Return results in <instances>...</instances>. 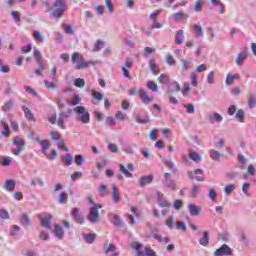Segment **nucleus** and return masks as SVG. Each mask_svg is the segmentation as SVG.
<instances>
[{
	"label": "nucleus",
	"mask_w": 256,
	"mask_h": 256,
	"mask_svg": "<svg viewBox=\"0 0 256 256\" xmlns=\"http://www.w3.org/2000/svg\"><path fill=\"white\" fill-rule=\"evenodd\" d=\"M15 104V101L13 99L8 100L7 102L4 103L2 106V111H11L13 109V105Z\"/></svg>",
	"instance_id": "c9c22d12"
},
{
	"label": "nucleus",
	"mask_w": 256,
	"mask_h": 256,
	"mask_svg": "<svg viewBox=\"0 0 256 256\" xmlns=\"http://www.w3.org/2000/svg\"><path fill=\"white\" fill-rule=\"evenodd\" d=\"M164 185H165V187H168V189L175 190V182H173V180H171V179L165 180Z\"/></svg>",
	"instance_id": "0e129e2a"
},
{
	"label": "nucleus",
	"mask_w": 256,
	"mask_h": 256,
	"mask_svg": "<svg viewBox=\"0 0 256 256\" xmlns=\"http://www.w3.org/2000/svg\"><path fill=\"white\" fill-rule=\"evenodd\" d=\"M199 243L202 247H207L209 245V232H203V237L199 240Z\"/></svg>",
	"instance_id": "c756f323"
},
{
	"label": "nucleus",
	"mask_w": 256,
	"mask_h": 256,
	"mask_svg": "<svg viewBox=\"0 0 256 256\" xmlns=\"http://www.w3.org/2000/svg\"><path fill=\"white\" fill-rule=\"evenodd\" d=\"M239 74H227L226 75V85H233L235 79H239Z\"/></svg>",
	"instance_id": "72a5a7b5"
},
{
	"label": "nucleus",
	"mask_w": 256,
	"mask_h": 256,
	"mask_svg": "<svg viewBox=\"0 0 256 256\" xmlns=\"http://www.w3.org/2000/svg\"><path fill=\"white\" fill-rule=\"evenodd\" d=\"M22 109L24 111V115L27 121H35V116H33V112H31V109L25 106H23Z\"/></svg>",
	"instance_id": "c85d7f7f"
},
{
	"label": "nucleus",
	"mask_w": 256,
	"mask_h": 256,
	"mask_svg": "<svg viewBox=\"0 0 256 256\" xmlns=\"http://www.w3.org/2000/svg\"><path fill=\"white\" fill-rule=\"evenodd\" d=\"M55 229H54V235L56 239H63L65 237V232L63 231V227L59 224H55Z\"/></svg>",
	"instance_id": "6ab92c4d"
},
{
	"label": "nucleus",
	"mask_w": 256,
	"mask_h": 256,
	"mask_svg": "<svg viewBox=\"0 0 256 256\" xmlns=\"http://www.w3.org/2000/svg\"><path fill=\"white\" fill-rule=\"evenodd\" d=\"M11 219V214H9V211L2 209L0 210V225L3 224V221H7Z\"/></svg>",
	"instance_id": "a878e982"
},
{
	"label": "nucleus",
	"mask_w": 256,
	"mask_h": 256,
	"mask_svg": "<svg viewBox=\"0 0 256 256\" xmlns=\"http://www.w3.org/2000/svg\"><path fill=\"white\" fill-rule=\"evenodd\" d=\"M72 110H68L65 112H60L58 120H57V125L61 129H65V119H69L71 117Z\"/></svg>",
	"instance_id": "6e6552de"
},
{
	"label": "nucleus",
	"mask_w": 256,
	"mask_h": 256,
	"mask_svg": "<svg viewBox=\"0 0 256 256\" xmlns=\"http://www.w3.org/2000/svg\"><path fill=\"white\" fill-rule=\"evenodd\" d=\"M189 158L194 161V163H201V155L195 151H190Z\"/></svg>",
	"instance_id": "f704fd0d"
},
{
	"label": "nucleus",
	"mask_w": 256,
	"mask_h": 256,
	"mask_svg": "<svg viewBox=\"0 0 256 256\" xmlns=\"http://www.w3.org/2000/svg\"><path fill=\"white\" fill-rule=\"evenodd\" d=\"M237 188V186H235V184H228L224 187V193L226 196L231 195V193H233L235 191V189Z\"/></svg>",
	"instance_id": "4c0bfd02"
},
{
	"label": "nucleus",
	"mask_w": 256,
	"mask_h": 256,
	"mask_svg": "<svg viewBox=\"0 0 256 256\" xmlns=\"http://www.w3.org/2000/svg\"><path fill=\"white\" fill-rule=\"evenodd\" d=\"M82 99L79 94H75L71 99H68L66 102L70 105V107H75L81 103Z\"/></svg>",
	"instance_id": "aec40b11"
},
{
	"label": "nucleus",
	"mask_w": 256,
	"mask_h": 256,
	"mask_svg": "<svg viewBox=\"0 0 256 256\" xmlns=\"http://www.w3.org/2000/svg\"><path fill=\"white\" fill-rule=\"evenodd\" d=\"M222 255H226V256L233 255V250L231 249V247H229V245L223 244L220 248H218L213 253V256H222Z\"/></svg>",
	"instance_id": "0eeeda50"
},
{
	"label": "nucleus",
	"mask_w": 256,
	"mask_h": 256,
	"mask_svg": "<svg viewBox=\"0 0 256 256\" xmlns=\"http://www.w3.org/2000/svg\"><path fill=\"white\" fill-rule=\"evenodd\" d=\"M20 223L24 227H29V225H31V218L27 214H22L20 216Z\"/></svg>",
	"instance_id": "cd10ccee"
},
{
	"label": "nucleus",
	"mask_w": 256,
	"mask_h": 256,
	"mask_svg": "<svg viewBox=\"0 0 256 256\" xmlns=\"http://www.w3.org/2000/svg\"><path fill=\"white\" fill-rule=\"evenodd\" d=\"M75 162L77 163V165H78L79 167H82V166H83V163H85V158H83V155L78 154V155H76V157H75Z\"/></svg>",
	"instance_id": "052dcab7"
},
{
	"label": "nucleus",
	"mask_w": 256,
	"mask_h": 256,
	"mask_svg": "<svg viewBox=\"0 0 256 256\" xmlns=\"http://www.w3.org/2000/svg\"><path fill=\"white\" fill-rule=\"evenodd\" d=\"M132 249H135L136 251V256H145L143 252H141V248L143 247V244L139 242H133L131 245Z\"/></svg>",
	"instance_id": "bb28decb"
},
{
	"label": "nucleus",
	"mask_w": 256,
	"mask_h": 256,
	"mask_svg": "<svg viewBox=\"0 0 256 256\" xmlns=\"http://www.w3.org/2000/svg\"><path fill=\"white\" fill-rule=\"evenodd\" d=\"M190 81L192 87H199V82L197 81V73L191 72L190 73Z\"/></svg>",
	"instance_id": "a19ab883"
},
{
	"label": "nucleus",
	"mask_w": 256,
	"mask_h": 256,
	"mask_svg": "<svg viewBox=\"0 0 256 256\" xmlns=\"http://www.w3.org/2000/svg\"><path fill=\"white\" fill-rule=\"evenodd\" d=\"M175 91H181V85H179V82H172L170 83L167 93L168 95H173V93H175Z\"/></svg>",
	"instance_id": "a211bd4d"
},
{
	"label": "nucleus",
	"mask_w": 256,
	"mask_h": 256,
	"mask_svg": "<svg viewBox=\"0 0 256 256\" xmlns=\"http://www.w3.org/2000/svg\"><path fill=\"white\" fill-rule=\"evenodd\" d=\"M92 97H93V99H96V101H103L105 96L103 95V93H101L97 90H93Z\"/></svg>",
	"instance_id": "49530a36"
},
{
	"label": "nucleus",
	"mask_w": 256,
	"mask_h": 256,
	"mask_svg": "<svg viewBox=\"0 0 256 256\" xmlns=\"http://www.w3.org/2000/svg\"><path fill=\"white\" fill-rule=\"evenodd\" d=\"M144 253L146 256H156L155 251L149 247L144 248Z\"/></svg>",
	"instance_id": "774afa93"
},
{
	"label": "nucleus",
	"mask_w": 256,
	"mask_h": 256,
	"mask_svg": "<svg viewBox=\"0 0 256 256\" xmlns=\"http://www.w3.org/2000/svg\"><path fill=\"white\" fill-rule=\"evenodd\" d=\"M30 185H31V187H35L36 185H39L40 187H44L45 182L40 177H37L31 181Z\"/></svg>",
	"instance_id": "58836bf2"
},
{
	"label": "nucleus",
	"mask_w": 256,
	"mask_h": 256,
	"mask_svg": "<svg viewBox=\"0 0 256 256\" xmlns=\"http://www.w3.org/2000/svg\"><path fill=\"white\" fill-rule=\"evenodd\" d=\"M149 69H150L151 73H153L154 75L159 74V66H157V64L155 63V59H150Z\"/></svg>",
	"instance_id": "393cba45"
},
{
	"label": "nucleus",
	"mask_w": 256,
	"mask_h": 256,
	"mask_svg": "<svg viewBox=\"0 0 256 256\" xmlns=\"http://www.w3.org/2000/svg\"><path fill=\"white\" fill-rule=\"evenodd\" d=\"M174 21H185V19H189V14H186L184 12H176L173 14Z\"/></svg>",
	"instance_id": "412c9836"
},
{
	"label": "nucleus",
	"mask_w": 256,
	"mask_h": 256,
	"mask_svg": "<svg viewBox=\"0 0 256 256\" xmlns=\"http://www.w3.org/2000/svg\"><path fill=\"white\" fill-rule=\"evenodd\" d=\"M208 197H209V199H211L214 202L217 201V191H215L214 188H211L208 191Z\"/></svg>",
	"instance_id": "13d9d810"
},
{
	"label": "nucleus",
	"mask_w": 256,
	"mask_h": 256,
	"mask_svg": "<svg viewBox=\"0 0 256 256\" xmlns=\"http://www.w3.org/2000/svg\"><path fill=\"white\" fill-rule=\"evenodd\" d=\"M206 81H207L208 85L215 84V72L214 71H210L207 74Z\"/></svg>",
	"instance_id": "a18cd8bd"
},
{
	"label": "nucleus",
	"mask_w": 256,
	"mask_h": 256,
	"mask_svg": "<svg viewBox=\"0 0 256 256\" xmlns=\"http://www.w3.org/2000/svg\"><path fill=\"white\" fill-rule=\"evenodd\" d=\"M74 85L79 89H83V87H85V80L83 78H76L74 80Z\"/></svg>",
	"instance_id": "864d4df0"
},
{
	"label": "nucleus",
	"mask_w": 256,
	"mask_h": 256,
	"mask_svg": "<svg viewBox=\"0 0 256 256\" xmlns=\"http://www.w3.org/2000/svg\"><path fill=\"white\" fill-rule=\"evenodd\" d=\"M210 157L211 159H213V161H221V154L219 153V151L210 150Z\"/></svg>",
	"instance_id": "37998d69"
},
{
	"label": "nucleus",
	"mask_w": 256,
	"mask_h": 256,
	"mask_svg": "<svg viewBox=\"0 0 256 256\" xmlns=\"http://www.w3.org/2000/svg\"><path fill=\"white\" fill-rule=\"evenodd\" d=\"M151 235L153 239L158 241V243H169V237H162L160 234L157 233V228L150 229Z\"/></svg>",
	"instance_id": "4468645a"
},
{
	"label": "nucleus",
	"mask_w": 256,
	"mask_h": 256,
	"mask_svg": "<svg viewBox=\"0 0 256 256\" xmlns=\"http://www.w3.org/2000/svg\"><path fill=\"white\" fill-rule=\"evenodd\" d=\"M112 203H119L121 201V192L119 191V188H117V185L112 184Z\"/></svg>",
	"instance_id": "2eb2a0df"
},
{
	"label": "nucleus",
	"mask_w": 256,
	"mask_h": 256,
	"mask_svg": "<svg viewBox=\"0 0 256 256\" xmlns=\"http://www.w3.org/2000/svg\"><path fill=\"white\" fill-rule=\"evenodd\" d=\"M103 47H105V42H103V40H98V41L94 44L93 51H94V52L101 51V49H103Z\"/></svg>",
	"instance_id": "603ef678"
},
{
	"label": "nucleus",
	"mask_w": 256,
	"mask_h": 256,
	"mask_svg": "<svg viewBox=\"0 0 256 256\" xmlns=\"http://www.w3.org/2000/svg\"><path fill=\"white\" fill-rule=\"evenodd\" d=\"M72 217H74L75 221H81V214H79V209L72 208Z\"/></svg>",
	"instance_id": "e2e57ef3"
},
{
	"label": "nucleus",
	"mask_w": 256,
	"mask_h": 256,
	"mask_svg": "<svg viewBox=\"0 0 256 256\" xmlns=\"http://www.w3.org/2000/svg\"><path fill=\"white\" fill-rule=\"evenodd\" d=\"M109 220L112 221L116 227H121V217L118 214H109Z\"/></svg>",
	"instance_id": "b1692460"
},
{
	"label": "nucleus",
	"mask_w": 256,
	"mask_h": 256,
	"mask_svg": "<svg viewBox=\"0 0 256 256\" xmlns=\"http://www.w3.org/2000/svg\"><path fill=\"white\" fill-rule=\"evenodd\" d=\"M176 229L181 231H187V225L185 224V222L178 221L176 222Z\"/></svg>",
	"instance_id": "69168bd1"
},
{
	"label": "nucleus",
	"mask_w": 256,
	"mask_h": 256,
	"mask_svg": "<svg viewBox=\"0 0 256 256\" xmlns=\"http://www.w3.org/2000/svg\"><path fill=\"white\" fill-rule=\"evenodd\" d=\"M71 62L75 64L76 69H87V67L91 65H95V61L93 60L86 61L85 58L83 57V54L79 52H74L72 54Z\"/></svg>",
	"instance_id": "f257e3e1"
},
{
	"label": "nucleus",
	"mask_w": 256,
	"mask_h": 256,
	"mask_svg": "<svg viewBox=\"0 0 256 256\" xmlns=\"http://www.w3.org/2000/svg\"><path fill=\"white\" fill-rule=\"evenodd\" d=\"M166 226L168 229H173V227H175V217L169 216V218L166 220Z\"/></svg>",
	"instance_id": "4d7b16f0"
},
{
	"label": "nucleus",
	"mask_w": 256,
	"mask_h": 256,
	"mask_svg": "<svg viewBox=\"0 0 256 256\" xmlns=\"http://www.w3.org/2000/svg\"><path fill=\"white\" fill-rule=\"evenodd\" d=\"M236 119H238V121L240 123H243L244 119H245V111L243 109H239L236 113Z\"/></svg>",
	"instance_id": "5fc2aeb1"
},
{
	"label": "nucleus",
	"mask_w": 256,
	"mask_h": 256,
	"mask_svg": "<svg viewBox=\"0 0 256 256\" xmlns=\"http://www.w3.org/2000/svg\"><path fill=\"white\" fill-rule=\"evenodd\" d=\"M120 171L123 173V175H125V177H128L129 179L133 177V174L127 170V167H125L124 164H120Z\"/></svg>",
	"instance_id": "09e8293b"
},
{
	"label": "nucleus",
	"mask_w": 256,
	"mask_h": 256,
	"mask_svg": "<svg viewBox=\"0 0 256 256\" xmlns=\"http://www.w3.org/2000/svg\"><path fill=\"white\" fill-rule=\"evenodd\" d=\"M156 199L159 207H161L162 209H169V207H171V203H169L167 199H165L163 193L157 192Z\"/></svg>",
	"instance_id": "1a4fd4ad"
},
{
	"label": "nucleus",
	"mask_w": 256,
	"mask_h": 256,
	"mask_svg": "<svg viewBox=\"0 0 256 256\" xmlns=\"http://www.w3.org/2000/svg\"><path fill=\"white\" fill-rule=\"evenodd\" d=\"M19 233H21V227L13 225L10 230V235H12V237H17L20 235Z\"/></svg>",
	"instance_id": "c03bdc74"
},
{
	"label": "nucleus",
	"mask_w": 256,
	"mask_h": 256,
	"mask_svg": "<svg viewBox=\"0 0 256 256\" xmlns=\"http://www.w3.org/2000/svg\"><path fill=\"white\" fill-rule=\"evenodd\" d=\"M158 81L161 85H167V83H169V77L166 74H161L158 77Z\"/></svg>",
	"instance_id": "6e6d98bb"
},
{
	"label": "nucleus",
	"mask_w": 256,
	"mask_h": 256,
	"mask_svg": "<svg viewBox=\"0 0 256 256\" xmlns=\"http://www.w3.org/2000/svg\"><path fill=\"white\" fill-rule=\"evenodd\" d=\"M203 7H205V1L204 0H197L194 5V11L195 13H201Z\"/></svg>",
	"instance_id": "2f4dec72"
},
{
	"label": "nucleus",
	"mask_w": 256,
	"mask_h": 256,
	"mask_svg": "<svg viewBox=\"0 0 256 256\" xmlns=\"http://www.w3.org/2000/svg\"><path fill=\"white\" fill-rule=\"evenodd\" d=\"M0 123L4 129V131L1 132V135H3V137H9V124L3 122V120H1Z\"/></svg>",
	"instance_id": "8fccbe9b"
},
{
	"label": "nucleus",
	"mask_w": 256,
	"mask_h": 256,
	"mask_svg": "<svg viewBox=\"0 0 256 256\" xmlns=\"http://www.w3.org/2000/svg\"><path fill=\"white\" fill-rule=\"evenodd\" d=\"M103 253L104 255H109V253H111L110 256H118L119 252H117V247H115L114 244H105L104 248H103Z\"/></svg>",
	"instance_id": "f8f14e48"
},
{
	"label": "nucleus",
	"mask_w": 256,
	"mask_h": 256,
	"mask_svg": "<svg viewBox=\"0 0 256 256\" xmlns=\"http://www.w3.org/2000/svg\"><path fill=\"white\" fill-rule=\"evenodd\" d=\"M39 219L41 221L42 227H45V229L51 231V219H53V216H51V214H47L44 217H41V215H39Z\"/></svg>",
	"instance_id": "ddd939ff"
},
{
	"label": "nucleus",
	"mask_w": 256,
	"mask_h": 256,
	"mask_svg": "<svg viewBox=\"0 0 256 256\" xmlns=\"http://www.w3.org/2000/svg\"><path fill=\"white\" fill-rule=\"evenodd\" d=\"M4 188L6 191H14L15 189V180H6L5 184H4Z\"/></svg>",
	"instance_id": "473e14b6"
},
{
	"label": "nucleus",
	"mask_w": 256,
	"mask_h": 256,
	"mask_svg": "<svg viewBox=\"0 0 256 256\" xmlns=\"http://www.w3.org/2000/svg\"><path fill=\"white\" fill-rule=\"evenodd\" d=\"M153 179H154L153 175L142 176L139 179V187H145L146 185H151V183H153Z\"/></svg>",
	"instance_id": "dca6fc26"
},
{
	"label": "nucleus",
	"mask_w": 256,
	"mask_h": 256,
	"mask_svg": "<svg viewBox=\"0 0 256 256\" xmlns=\"http://www.w3.org/2000/svg\"><path fill=\"white\" fill-rule=\"evenodd\" d=\"M62 163H64L68 167L73 165V155L67 153L65 156L62 157Z\"/></svg>",
	"instance_id": "7c9ffc66"
},
{
	"label": "nucleus",
	"mask_w": 256,
	"mask_h": 256,
	"mask_svg": "<svg viewBox=\"0 0 256 256\" xmlns=\"http://www.w3.org/2000/svg\"><path fill=\"white\" fill-rule=\"evenodd\" d=\"M74 113L77 114V119L81 123L87 124L90 121V114L84 106H77L73 109Z\"/></svg>",
	"instance_id": "20e7f679"
},
{
	"label": "nucleus",
	"mask_w": 256,
	"mask_h": 256,
	"mask_svg": "<svg viewBox=\"0 0 256 256\" xmlns=\"http://www.w3.org/2000/svg\"><path fill=\"white\" fill-rule=\"evenodd\" d=\"M12 160L13 158L4 156L0 158V163L3 165V167H9V165H11Z\"/></svg>",
	"instance_id": "3c124183"
},
{
	"label": "nucleus",
	"mask_w": 256,
	"mask_h": 256,
	"mask_svg": "<svg viewBox=\"0 0 256 256\" xmlns=\"http://www.w3.org/2000/svg\"><path fill=\"white\" fill-rule=\"evenodd\" d=\"M68 197H69V196L67 195V192H65V191L60 192V194H59V196H58V203H59L60 205H63V204H65V203H67Z\"/></svg>",
	"instance_id": "e433bc0d"
},
{
	"label": "nucleus",
	"mask_w": 256,
	"mask_h": 256,
	"mask_svg": "<svg viewBox=\"0 0 256 256\" xmlns=\"http://www.w3.org/2000/svg\"><path fill=\"white\" fill-rule=\"evenodd\" d=\"M183 107L189 115L195 114V106L193 104H183Z\"/></svg>",
	"instance_id": "de8ad7c7"
},
{
	"label": "nucleus",
	"mask_w": 256,
	"mask_h": 256,
	"mask_svg": "<svg viewBox=\"0 0 256 256\" xmlns=\"http://www.w3.org/2000/svg\"><path fill=\"white\" fill-rule=\"evenodd\" d=\"M108 149L111 151V153H119V147L113 143H108Z\"/></svg>",
	"instance_id": "338daca9"
},
{
	"label": "nucleus",
	"mask_w": 256,
	"mask_h": 256,
	"mask_svg": "<svg viewBox=\"0 0 256 256\" xmlns=\"http://www.w3.org/2000/svg\"><path fill=\"white\" fill-rule=\"evenodd\" d=\"M185 35V32L183 30H179L176 34V39H175V43L177 45H181V43H183V37Z\"/></svg>",
	"instance_id": "ea45409f"
},
{
	"label": "nucleus",
	"mask_w": 256,
	"mask_h": 256,
	"mask_svg": "<svg viewBox=\"0 0 256 256\" xmlns=\"http://www.w3.org/2000/svg\"><path fill=\"white\" fill-rule=\"evenodd\" d=\"M52 7H54V10L52 11V17H55L56 19H60V17L63 16V13L67 10V2L66 0H56Z\"/></svg>",
	"instance_id": "7ed1b4c3"
},
{
	"label": "nucleus",
	"mask_w": 256,
	"mask_h": 256,
	"mask_svg": "<svg viewBox=\"0 0 256 256\" xmlns=\"http://www.w3.org/2000/svg\"><path fill=\"white\" fill-rule=\"evenodd\" d=\"M146 87H148L150 91H153L154 93H157V91H159V86L153 81H148Z\"/></svg>",
	"instance_id": "79ce46f5"
},
{
	"label": "nucleus",
	"mask_w": 256,
	"mask_h": 256,
	"mask_svg": "<svg viewBox=\"0 0 256 256\" xmlns=\"http://www.w3.org/2000/svg\"><path fill=\"white\" fill-rule=\"evenodd\" d=\"M247 57H249V52L247 51V49H245L242 52L238 53L235 59V64L238 67H241L245 62V59H247Z\"/></svg>",
	"instance_id": "9b49d317"
},
{
	"label": "nucleus",
	"mask_w": 256,
	"mask_h": 256,
	"mask_svg": "<svg viewBox=\"0 0 256 256\" xmlns=\"http://www.w3.org/2000/svg\"><path fill=\"white\" fill-rule=\"evenodd\" d=\"M201 206H197L193 203L188 205V211L192 217H197L201 213Z\"/></svg>",
	"instance_id": "f3484780"
},
{
	"label": "nucleus",
	"mask_w": 256,
	"mask_h": 256,
	"mask_svg": "<svg viewBox=\"0 0 256 256\" xmlns=\"http://www.w3.org/2000/svg\"><path fill=\"white\" fill-rule=\"evenodd\" d=\"M16 148H12L13 155L19 156L25 150V140L19 136H15L12 140Z\"/></svg>",
	"instance_id": "39448f33"
},
{
	"label": "nucleus",
	"mask_w": 256,
	"mask_h": 256,
	"mask_svg": "<svg viewBox=\"0 0 256 256\" xmlns=\"http://www.w3.org/2000/svg\"><path fill=\"white\" fill-rule=\"evenodd\" d=\"M89 203L93 205L90 207V212L88 214V220L90 223H99V220L101 219V214H99V209H103V206L100 204H95L91 198L89 199Z\"/></svg>",
	"instance_id": "f03ea898"
},
{
	"label": "nucleus",
	"mask_w": 256,
	"mask_h": 256,
	"mask_svg": "<svg viewBox=\"0 0 256 256\" xmlns=\"http://www.w3.org/2000/svg\"><path fill=\"white\" fill-rule=\"evenodd\" d=\"M84 241L86 243H93V241H95V234H84Z\"/></svg>",
	"instance_id": "bf43d9fd"
},
{
	"label": "nucleus",
	"mask_w": 256,
	"mask_h": 256,
	"mask_svg": "<svg viewBox=\"0 0 256 256\" xmlns=\"http://www.w3.org/2000/svg\"><path fill=\"white\" fill-rule=\"evenodd\" d=\"M199 186L197 185H193L191 192H190V197H192V199H195V197H197V193H199Z\"/></svg>",
	"instance_id": "680f3d73"
},
{
	"label": "nucleus",
	"mask_w": 256,
	"mask_h": 256,
	"mask_svg": "<svg viewBox=\"0 0 256 256\" xmlns=\"http://www.w3.org/2000/svg\"><path fill=\"white\" fill-rule=\"evenodd\" d=\"M139 96L143 105H149V103H153V97L149 96V93L144 89L139 90Z\"/></svg>",
	"instance_id": "9d476101"
},
{
	"label": "nucleus",
	"mask_w": 256,
	"mask_h": 256,
	"mask_svg": "<svg viewBox=\"0 0 256 256\" xmlns=\"http://www.w3.org/2000/svg\"><path fill=\"white\" fill-rule=\"evenodd\" d=\"M42 148V153L43 155H49V148L51 147V144L49 143V141L47 140H42L40 141V144H39Z\"/></svg>",
	"instance_id": "5701e85b"
},
{
	"label": "nucleus",
	"mask_w": 256,
	"mask_h": 256,
	"mask_svg": "<svg viewBox=\"0 0 256 256\" xmlns=\"http://www.w3.org/2000/svg\"><path fill=\"white\" fill-rule=\"evenodd\" d=\"M192 29H193V32L195 33V36L198 38H201V37H203V35H205V32L201 25L194 24Z\"/></svg>",
	"instance_id": "4be33fe9"
},
{
	"label": "nucleus",
	"mask_w": 256,
	"mask_h": 256,
	"mask_svg": "<svg viewBox=\"0 0 256 256\" xmlns=\"http://www.w3.org/2000/svg\"><path fill=\"white\" fill-rule=\"evenodd\" d=\"M205 120L207 123H210V125H213L215 123H221L223 121V116L217 112H213L206 115Z\"/></svg>",
	"instance_id": "423d86ee"
}]
</instances>
